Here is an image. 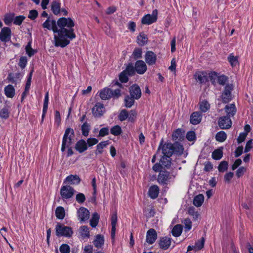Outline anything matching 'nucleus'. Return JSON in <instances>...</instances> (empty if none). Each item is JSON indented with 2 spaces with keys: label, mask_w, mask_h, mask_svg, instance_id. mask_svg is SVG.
<instances>
[{
  "label": "nucleus",
  "mask_w": 253,
  "mask_h": 253,
  "mask_svg": "<svg viewBox=\"0 0 253 253\" xmlns=\"http://www.w3.org/2000/svg\"><path fill=\"white\" fill-rule=\"evenodd\" d=\"M79 219L83 222L87 220L89 217V211L84 207H81L77 211Z\"/></svg>",
  "instance_id": "nucleus-14"
},
{
  "label": "nucleus",
  "mask_w": 253,
  "mask_h": 253,
  "mask_svg": "<svg viewBox=\"0 0 253 253\" xmlns=\"http://www.w3.org/2000/svg\"><path fill=\"white\" fill-rule=\"evenodd\" d=\"M218 126L221 129H228L231 126L232 122L229 116L221 117L219 119Z\"/></svg>",
  "instance_id": "nucleus-12"
},
{
  "label": "nucleus",
  "mask_w": 253,
  "mask_h": 253,
  "mask_svg": "<svg viewBox=\"0 0 253 253\" xmlns=\"http://www.w3.org/2000/svg\"><path fill=\"white\" fill-rule=\"evenodd\" d=\"M76 200L78 203L82 204L85 200V195L83 193H79L76 195Z\"/></svg>",
  "instance_id": "nucleus-56"
},
{
  "label": "nucleus",
  "mask_w": 253,
  "mask_h": 253,
  "mask_svg": "<svg viewBox=\"0 0 253 253\" xmlns=\"http://www.w3.org/2000/svg\"><path fill=\"white\" fill-rule=\"evenodd\" d=\"M226 138L227 135L223 131H220L217 132L215 135V139L216 141L220 142L224 141Z\"/></svg>",
  "instance_id": "nucleus-41"
},
{
  "label": "nucleus",
  "mask_w": 253,
  "mask_h": 253,
  "mask_svg": "<svg viewBox=\"0 0 253 253\" xmlns=\"http://www.w3.org/2000/svg\"><path fill=\"white\" fill-rule=\"evenodd\" d=\"M228 167V163L227 161H222L218 165V169L220 172H223L227 170Z\"/></svg>",
  "instance_id": "nucleus-46"
},
{
  "label": "nucleus",
  "mask_w": 253,
  "mask_h": 253,
  "mask_svg": "<svg viewBox=\"0 0 253 253\" xmlns=\"http://www.w3.org/2000/svg\"><path fill=\"white\" fill-rule=\"evenodd\" d=\"M211 156L212 159L215 160H219L221 159L223 156L222 148L220 147L214 150L212 153Z\"/></svg>",
  "instance_id": "nucleus-31"
},
{
  "label": "nucleus",
  "mask_w": 253,
  "mask_h": 253,
  "mask_svg": "<svg viewBox=\"0 0 253 253\" xmlns=\"http://www.w3.org/2000/svg\"><path fill=\"white\" fill-rule=\"evenodd\" d=\"M182 231V225L180 224H177L175 226H174V227L173 228L171 233L173 236L175 237H178L181 234Z\"/></svg>",
  "instance_id": "nucleus-36"
},
{
  "label": "nucleus",
  "mask_w": 253,
  "mask_h": 253,
  "mask_svg": "<svg viewBox=\"0 0 253 253\" xmlns=\"http://www.w3.org/2000/svg\"><path fill=\"white\" fill-rule=\"evenodd\" d=\"M134 99H135L132 96L127 95L125 99V106L126 108H130L134 103Z\"/></svg>",
  "instance_id": "nucleus-44"
},
{
  "label": "nucleus",
  "mask_w": 253,
  "mask_h": 253,
  "mask_svg": "<svg viewBox=\"0 0 253 253\" xmlns=\"http://www.w3.org/2000/svg\"><path fill=\"white\" fill-rule=\"evenodd\" d=\"M157 179L158 183L163 186H167L173 182L176 177V173L173 171L166 169H160Z\"/></svg>",
  "instance_id": "nucleus-2"
},
{
  "label": "nucleus",
  "mask_w": 253,
  "mask_h": 253,
  "mask_svg": "<svg viewBox=\"0 0 253 253\" xmlns=\"http://www.w3.org/2000/svg\"><path fill=\"white\" fill-rule=\"evenodd\" d=\"M199 105L200 111L203 113L207 112L210 108V103L205 99L200 101Z\"/></svg>",
  "instance_id": "nucleus-29"
},
{
  "label": "nucleus",
  "mask_w": 253,
  "mask_h": 253,
  "mask_svg": "<svg viewBox=\"0 0 253 253\" xmlns=\"http://www.w3.org/2000/svg\"><path fill=\"white\" fill-rule=\"evenodd\" d=\"M134 67L136 72L140 75L144 74L147 69L146 63L142 60L137 61Z\"/></svg>",
  "instance_id": "nucleus-17"
},
{
  "label": "nucleus",
  "mask_w": 253,
  "mask_h": 253,
  "mask_svg": "<svg viewBox=\"0 0 253 253\" xmlns=\"http://www.w3.org/2000/svg\"><path fill=\"white\" fill-rule=\"evenodd\" d=\"M99 94L102 100H108L112 96V90L109 88L105 87L99 91Z\"/></svg>",
  "instance_id": "nucleus-19"
},
{
  "label": "nucleus",
  "mask_w": 253,
  "mask_h": 253,
  "mask_svg": "<svg viewBox=\"0 0 253 253\" xmlns=\"http://www.w3.org/2000/svg\"><path fill=\"white\" fill-rule=\"evenodd\" d=\"M228 80V77L224 75H221L218 77L217 82L220 85H224Z\"/></svg>",
  "instance_id": "nucleus-58"
},
{
  "label": "nucleus",
  "mask_w": 253,
  "mask_h": 253,
  "mask_svg": "<svg viewBox=\"0 0 253 253\" xmlns=\"http://www.w3.org/2000/svg\"><path fill=\"white\" fill-rule=\"evenodd\" d=\"M159 191V188L157 185H152L149 188L148 191L149 195L152 199H156L158 196Z\"/></svg>",
  "instance_id": "nucleus-25"
},
{
  "label": "nucleus",
  "mask_w": 253,
  "mask_h": 253,
  "mask_svg": "<svg viewBox=\"0 0 253 253\" xmlns=\"http://www.w3.org/2000/svg\"><path fill=\"white\" fill-rule=\"evenodd\" d=\"M108 144V141H102L100 142L96 146V151L95 152V154L97 155L98 154H101L103 152V149L106 147V146Z\"/></svg>",
  "instance_id": "nucleus-39"
},
{
  "label": "nucleus",
  "mask_w": 253,
  "mask_h": 253,
  "mask_svg": "<svg viewBox=\"0 0 253 253\" xmlns=\"http://www.w3.org/2000/svg\"><path fill=\"white\" fill-rule=\"evenodd\" d=\"M99 215L97 212H94L90 220V225L92 227H95L99 222Z\"/></svg>",
  "instance_id": "nucleus-35"
},
{
  "label": "nucleus",
  "mask_w": 253,
  "mask_h": 253,
  "mask_svg": "<svg viewBox=\"0 0 253 253\" xmlns=\"http://www.w3.org/2000/svg\"><path fill=\"white\" fill-rule=\"evenodd\" d=\"M205 167L204 170L205 171L208 172L211 170L213 169V166L211 163L210 162H206L204 164Z\"/></svg>",
  "instance_id": "nucleus-63"
},
{
  "label": "nucleus",
  "mask_w": 253,
  "mask_h": 253,
  "mask_svg": "<svg viewBox=\"0 0 253 253\" xmlns=\"http://www.w3.org/2000/svg\"><path fill=\"white\" fill-rule=\"evenodd\" d=\"M9 116V111L6 108H3L0 110V117L3 119H7Z\"/></svg>",
  "instance_id": "nucleus-47"
},
{
  "label": "nucleus",
  "mask_w": 253,
  "mask_h": 253,
  "mask_svg": "<svg viewBox=\"0 0 253 253\" xmlns=\"http://www.w3.org/2000/svg\"><path fill=\"white\" fill-rule=\"evenodd\" d=\"M55 231L58 237H70L73 234L72 229L70 227L65 226L60 223H58L56 225Z\"/></svg>",
  "instance_id": "nucleus-5"
},
{
  "label": "nucleus",
  "mask_w": 253,
  "mask_h": 253,
  "mask_svg": "<svg viewBox=\"0 0 253 253\" xmlns=\"http://www.w3.org/2000/svg\"><path fill=\"white\" fill-rule=\"evenodd\" d=\"M205 238L203 237L200 240H198L195 245L196 250H200L204 247L205 243Z\"/></svg>",
  "instance_id": "nucleus-52"
},
{
  "label": "nucleus",
  "mask_w": 253,
  "mask_h": 253,
  "mask_svg": "<svg viewBox=\"0 0 253 253\" xmlns=\"http://www.w3.org/2000/svg\"><path fill=\"white\" fill-rule=\"evenodd\" d=\"M4 92L7 97L12 98L15 95V89L12 85L9 84L5 87Z\"/></svg>",
  "instance_id": "nucleus-30"
},
{
  "label": "nucleus",
  "mask_w": 253,
  "mask_h": 253,
  "mask_svg": "<svg viewBox=\"0 0 253 253\" xmlns=\"http://www.w3.org/2000/svg\"><path fill=\"white\" fill-rule=\"evenodd\" d=\"M147 40V37L144 34H140L137 36V42L141 46H143L146 44Z\"/></svg>",
  "instance_id": "nucleus-38"
},
{
  "label": "nucleus",
  "mask_w": 253,
  "mask_h": 253,
  "mask_svg": "<svg viewBox=\"0 0 253 253\" xmlns=\"http://www.w3.org/2000/svg\"><path fill=\"white\" fill-rule=\"evenodd\" d=\"M158 18V10L154 9L151 14H148L144 15L142 19L141 23L144 25H150L157 21Z\"/></svg>",
  "instance_id": "nucleus-8"
},
{
  "label": "nucleus",
  "mask_w": 253,
  "mask_h": 253,
  "mask_svg": "<svg viewBox=\"0 0 253 253\" xmlns=\"http://www.w3.org/2000/svg\"><path fill=\"white\" fill-rule=\"evenodd\" d=\"M61 3L57 0H54L51 4V10L54 14L57 15L61 12Z\"/></svg>",
  "instance_id": "nucleus-26"
},
{
  "label": "nucleus",
  "mask_w": 253,
  "mask_h": 253,
  "mask_svg": "<svg viewBox=\"0 0 253 253\" xmlns=\"http://www.w3.org/2000/svg\"><path fill=\"white\" fill-rule=\"evenodd\" d=\"M79 233L83 239L89 238L90 237L89 228L86 226H82L80 227Z\"/></svg>",
  "instance_id": "nucleus-27"
},
{
  "label": "nucleus",
  "mask_w": 253,
  "mask_h": 253,
  "mask_svg": "<svg viewBox=\"0 0 253 253\" xmlns=\"http://www.w3.org/2000/svg\"><path fill=\"white\" fill-rule=\"evenodd\" d=\"M130 96L135 99H139L141 96V90L140 87L137 84H133L129 88Z\"/></svg>",
  "instance_id": "nucleus-15"
},
{
  "label": "nucleus",
  "mask_w": 253,
  "mask_h": 253,
  "mask_svg": "<svg viewBox=\"0 0 253 253\" xmlns=\"http://www.w3.org/2000/svg\"><path fill=\"white\" fill-rule=\"evenodd\" d=\"M189 214L193 216L194 220H197L199 217V213L198 211H195L194 207H190L189 208L188 211Z\"/></svg>",
  "instance_id": "nucleus-54"
},
{
  "label": "nucleus",
  "mask_w": 253,
  "mask_h": 253,
  "mask_svg": "<svg viewBox=\"0 0 253 253\" xmlns=\"http://www.w3.org/2000/svg\"><path fill=\"white\" fill-rule=\"evenodd\" d=\"M246 171V168H245L244 167H240L236 171V174L238 177H240L244 174Z\"/></svg>",
  "instance_id": "nucleus-61"
},
{
  "label": "nucleus",
  "mask_w": 253,
  "mask_h": 253,
  "mask_svg": "<svg viewBox=\"0 0 253 253\" xmlns=\"http://www.w3.org/2000/svg\"><path fill=\"white\" fill-rule=\"evenodd\" d=\"M225 109L226 112L227 113L229 117L230 116H233L236 112L235 106L233 104L226 105Z\"/></svg>",
  "instance_id": "nucleus-40"
},
{
  "label": "nucleus",
  "mask_w": 253,
  "mask_h": 253,
  "mask_svg": "<svg viewBox=\"0 0 253 253\" xmlns=\"http://www.w3.org/2000/svg\"><path fill=\"white\" fill-rule=\"evenodd\" d=\"M75 192V190L70 185L62 186L60 189V195L64 200L72 198Z\"/></svg>",
  "instance_id": "nucleus-7"
},
{
  "label": "nucleus",
  "mask_w": 253,
  "mask_h": 253,
  "mask_svg": "<svg viewBox=\"0 0 253 253\" xmlns=\"http://www.w3.org/2000/svg\"><path fill=\"white\" fill-rule=\"evenodd\" d=\"M26 52L29 57L34 55L35 51L31 47V42H29L25 48Z\"/></svg>",
  "instance_id": "nucleus-49"
},
{
  "label": "nucleus",
  "mask_w": 253,
  "mask_h": 253,
  "mask_svg": "<svg viewBox=\"0 0 253 253\" xmlns=\"http://www.w3.org/2000/svg\"><path fill=\"white\" fill-rule=\"evenodd\" d=\"M38 15V12L36 10H31L29 11L28 17L31 20L35 19Z\"/></svg>",
  "instance_id": "nucleus-59"
},
{
  "label": "nucleus",
  "mask_w": 253,
  "mask_h": 253,
  "mask_svg": "<svg viewBox=\"0 0 253 253\" xmlns=\"http://www.w3.org/2000/svg\"><path fill=\"white\" fill-rule=\"evenodd\" d=\"M233 89V86L232 84H227L225 86L224 90L221 95L224 103H228L231 100V91Z\"/></svg>",
  "instance_id": "nucleus-11"
},
{
  "label": "nucleus",
  "mask_w": 253,
  "mask_h": 253,
  "mask_svg": "<svg viewBox=\"0 0 253 253\" xmlns=\"http://www.w3.org/2000/svg\"><path fill=\"white\" fill-rule=\"evenodd\" d=\"M117 221V213H114L111 217V237L113 241H114L115 236L116 225Z\"/></svg>",
  "instance_id": "nucleus-24"
},
{
  "label": "nucleus",
  "mask_w": 253,
  "mask_h": 253,
  "mask_svg": "<svg viewBox=\"0 0 253 253\" xmlns=\"http://www.w3.org/2000/svg\"><path fill=\"white\" fill-rule=\"evenodd\" d=\"M14 14H7L3 19L4 22L7 25H9L14 20Z\"/></svg>",
  "instance_id": "nucleus-53"
},
{
  "label": "nucleus",
  "mask_w": 253,
  "mask_h": 253,
  "mask_svg": "<svg viewBox=\"0 0 253 253\" xmlns=\"http://www.w3.org/2000/svg\"><path fill=\"white\" fill-rule=\"evenodd\" d=\"M89 125L87 122H84L82 126V132L83 135L87 136L89 131Z\"/></svg>",
  "instance_id": "nucleus-45"
},
{
  "label": "nucleus",
  "mask_w": 253,
  "mask_h": 253,
  "mask_svg": "<svg viewBox=\"0 0 253 253\" xmlns=\"http://www.w3.org/2000/svg\"><path fill=\"white\" fill-rule=\"evenodd\" d=\"M25 19V17L24 16L20 15L16 16L15 18L14 17L13 23L16 25H20Z\"/></svg>",
  "instance_id": "nucleus-55"
},
{
  "label": "nucleus",
  "mask_w": 253,
  "mask_h": 253,
  "mask_svg": "<svg viewBox=\"0 0 253 253\" xmlns=\"http://www.w3.org/2000/svg\"><path fill=\"white\" fill-rule=\"evenodd\" d=\"M204 197L202 194H199L194 197L193 204L197 207H201L204 202Z\"/></svg>",
  "instance_id": "nucleus-33"
},
{
  "label": "nucleus",
  "mask_w": 253,
  "mask_h": 253,
  "mask_svg": "<svg viewBox=\"0 0 253 253\" xmlns=\"http://www.w3.org/2000/svg\"><path fill=\"white\" fill-rule=\"evenodd\" d=\"M80 182L81 178L78 175L71 174L65 178L63 183H68L71 185H78Z\"/></svg>",
  "instance_id": "nucleus-18"
},
{
  "label": "nucleus",
  "mask_w": 253,
  "mask_h": 253,
  "mask_svg": "<svg viewBox=\"0 0 253 253\" xmlns=\"http://www.w3.org/2000/svg\"><path fill=\"white\" fill-rule=\"evenodd\" d=\"M94 246L97 248H101L104 243V239L103 236L98 234L95 236V238L93 242Z\"/></svg>",
  "instance_id": "nucleus-28"
},
{
  "label": "nucleus",
  "mask_w": 253,
  "mask_h": 253,
  "mask_svg": "<svg viewBox=\"0 0 253 253\" xmlns=\"http://www.w3.org/2000/svg\"><path fill=\"white\" fill-rule=\"evenodd\" d=\"M129 76H132L135 74L136 72L135 67L133 66V64L130 63L126 66V70H124Z\"/></svg>",
  "instance_id": "nucleus-42"
},
{
  "label": "nucleus",
  "mask_w": 253,
  "mask_h": 253,
  "mask_svg": "<svg viewBox=\"0 0 253 253\" xmlns=\"http://www.w3.org/2000/svg\"><path fill=\"white\" fill-rule=\"evenodd\" d=\"M75 149L79 153H83L87 149L86 142L83 139L80 140L76 144Z\"/></svg>",
  "instance_id": "nucleus-22"
},
{
  "label": "nucleus",
  "mask_w": 253,
  "mask_h": 253,
  "mask_svg": "<svg viewBox=\"0 0 253 253\" xmlns=\"http://www.w3.org/2000/svg\"><path fill=\"white\" fill-rule=\"evenodd\" d=\"M142 50L141 48H135L132 53V56L136 60L142 57Z\"/></svg>",
  "instance_id": "nucleus-48"
},
{
  "label": "nucleus",
  "mask_w": 253,
  "mask_h": 253,
  "mask_svg": "<svg viewBox=\"0 0 253 253\" xmlns=\"http://www.w3.org/2000/svg\"><path fill=\"white\" fill-rule=\"evenodd\" d=\"M55 215L58 219H63L65 215L64 208L61 206L57 207L55 210Z\"/></svg>",
  "instance_id": "nucleus-32"
},
{
  "label": "nucleus",
  "mask_w": 253,
  "mask_h": 253,
  "mask_svg": "<svg viewBox=\"0 0 253 253\" xmlns=\"http://www.w3.org/2000/svg\"><path fill=\"white\" fill-rule=\"evenodd\" d=\"M75 24L70 18H60L57 22L55 20L50 19L48 17L42 24V27L49 30H52L54 35V45L55 46L64 47L70 43V41L76 38V34L73 27Z\"/></svg>",
  "instance_id": "nucleus-1"
},
{
  "label": "nucleus",
  "mask_w": 253,
  "mask_h": 253,
  "mask_svg": "<svg viewBox=\"0 0 253 253\" xmlns=\"http://www.w3.org/2000/svg\"><path fill=\"white\" fill-rule=\"evenodd\" d=\"M127 118H128V113L127 111L125 109L122 110L119 115V119L121 121H124Z\"/></svg>",
  "instance_id": "nucleus-51"
},
{
  "label": "nucleus",
  "mask_w": 253,
  "mask_h": 253,
  "mask_svg": "<svg viewBox=\"0 0 253 253\" xmlns=\"http://www.w3.org/2000/svg\"><path fill=\"white\" fill-rule=\"evenodd\" d=\"M163 139L161 141L160 144L158 148V151L162 149L164 156L171 157L174 151V147L171 143H166L163 144Z\"/></svg>",
  "instance_id": "nucleus-6"
},
{
  "label": "nucleus",
  "mask_w": 253,
  "mask_h": 253,
  "mask_svg": "<svg viewBox=\"0 0 253 253\" xmlns=\"http://www.w3.org/2000/svg\"><path fill=\"white\" fill-rule=\"evenodd\" d=\"M182 132L180 129H177L175 130L172 133V136L173 139L176 140L181 137Z\"/></svg>",
  "instance_id": "nucleus-62"
},
{
  "label": "nucleus",
  "mask_w": 253,
  "mask_h": 253,
  "mask_svg": "<svg viewBox=\"0 0 253 253\" xmlns=\"http://www.w3.org/2000/svg\"><path fill=\"white\" fill-rule=\"evenodd\" d=\"M194 78L200 84L206 83L208 81L207 74L204 71H199L195 73Z\"/></svg>",
  "instance_id": "nucleus-20"
},
{
  "label": "nucleus",
  "mask_w": 253,
  "mask_h": 253,
  "mask_svg": "<svg viewBox=\"0 0 253 253\" xmlns=\"http://www.w3.org/2000/svg\"><path fill=\"white\" fill-rule=\"evenodd\" d=\"M93 116L95 118H100L105 112L104 105L100 102H97L91 109Z\"/></svg>",
  "instance_id": "nucleus-9"
},
{
  "label": "nucleus",
  "mask_w": 253,
  "mask_h": 253,
  "mask_svg": "<svg viewBox=\"0 0 253 253\" xmlns=\"http://www.w3.org/2000/svg\"><path fill=\"white\" fill-rule=\"evenodd\" d=\"M234 176V173L233 172H229L226 173L224 175V180L225 182L229 183L231 179Z\"/></svg>",
  "instance_id": "nucleus-64"
},
{
  "label": "nucleus",
  "mask_w": 253,
  "mask_h": 253,
  "mask_svg": "<svg viewBox=\"0 0 253 253\" xmlns=\"http://www.w3.org/2000/svg\"><path fill=\"white\" fill-rule=\"evenodd\" d=\"M228 60L233 67L239 64L238 56H235L233 53L230 54L228 57Z\"/></svg>",
  "instance_id": "nucleus-37"
},
{
  "label": "nucleus",
  "mask_w": 253,
  "mask_h": 253,
  "mask_svg": "<svg viewBox=\"0 0 253 253\" xmlns=\"http://www.w3.org/2000/svg\"><path fill=\"white\" fill-rule=\"evenodd\" d=\"M171 239L167 237H163L160 239L159 242L160 247L163 250L168 249L170 246Z\"/></svg>",
  "instance_id": "nucleus-23"
},
{
  "label": "nucleus",
  "mask_w": 253,
  "mask_h": 253,
  "mask_svg": "<svg viewBox=\"0 0 253 253\" xmlns=\"http://www.w3.org/2000/svg\"><path fill=\"white\" fill-rule=\"evenodd\" d=\"M171 165V158L169 156H163L159 163L155 164L152 167L153 170L157 172L160 169H169Z\"/></svg>",
  "instance_id": "nucleus-4"
},
{
  "label": "nucleus",
  "mask_w": 253,
  "mask_h": 253,
  "mask_svg": "<svg viewBox=\"0 0 253 253\" xmlns=\"http://www.w3.org/2000/svg\"><path fill=\"white\" fill-rule=\"evenodd\" d=\"M11 31L8 27H3L0 32V40L1 42L6 43L11 40Z\"/></svg>",
  "instance_id": "nucleus-10"
},
{
  "label": "nucleus",
  "mask_w": 253,
  "mask_h": 253,
  "mask_svg": "<svg viewBox=\"0 0 253 253\" xmlns=\"http://www.w3.org/2000/svg\"><path fill=\"white\" fill-rule=\"evenodd\" d=\"M156 54L151 51H148L145 55V60L148 65H153L156 62Z\"/></svg>",
  "instance_id": "nucleus-16"
},
{
  "label": "nucleus",
  "mask_w": 253,
  "mask_h": 253,
  "mask_svg": "<svg viewBox=\"0 0 253 253\" xmlns=\"http://www.w3.org/2000/svg\"><path fill=\"white\" fill-rule=\"evenodd\" d=\"M48 103V92H46L44 97V100L42 109V122L43 121L45 114L47 111Z\"/></svg>",
  "instance_id": "nucleus-34"
},
{
  "label": "nucleus",
  "mask_w": 253,
  "mask_h": 253,
  "mask_svg": "<svg viewBox=\"0 0 253 253\" xmlns=\"http://www.w3.org/2000/svg\"><path fill=\"white\" fill-rule=\"evenodd\" d=\"M110 132L114 135H119L122 132V128L121 126L118 125L115 126L111 128Z\"/></svg>",
  "instance_id": "nucleus-43"
},
{
  "label": "nucleus",
  "mask_w": 253,
  "mask_h": 253,
  "mask_svg": "<svg viewBox=\"0 0 253 253\" xmlns=\"http://www.w3.org/2000/svg\"><path fill=\"white\" fill-rule=\"evenodd\" d=\"M183 223L184 225V228L187 231L190 230L191 229L192 222L189 218L184 219Z\"/></svg>",
  "instance_id": "nucleus-57"
},
{
  "label": "nucleus",
  "mask_w": 253,
  "mask_h": 253,
  "mask_svg": "<svg viewBox=\"0 0 253 253\" xmlns=\"http://www.w3.org/2000/svg\"><path fill=\"white\" fill-rule=\"evenodd\" d=\"M202 118L201 113L199 112H194L190 116V122L192 125H196L199 124Z\"/></svg>",
  "instance_id": "nucleus-21"
},
{
  "label": "nucleus",
  "mask_w": 253,
  "mask_h": 253,
  "mask_svg": "<svg viewBox=\"0 0 253 253\" xmlns=\"http://www.w3.org/2000/svg\"><path fill=\"white\" fill-rule=\"evenodd\" d=\"M75 132L73 129L67 128L63 137L61 150L64 152L66 148H69L73 143Z\"/></svg>",
  "instance_id": "nucleus-3"
},
{
  "label": "nucleus",
  "mask_w": 253,
  "mask_h": 253,
  "mask_svg": "<svg viewBox=\"0 0 253 253\" xmlns=\"http://www.w3.org/2000/svg\"><path fill=\"white\" fill-rule=\"evenodd\" d=\"M128 74L125 71L122 72L119 75L120 81L123 83H126L128 81Z\"/></svg>",
  "instance_id": "nucleus-50"
},
{
  "label": "nucleus",
  "mask_w": 253,
  "mask_h": 253,
  "mask_svg": "<svg viewBox=\"0 0 253 253\" xmlns=\"http://www.w3.org/2000/svg\"><path fill=\"white\" fill-rule=\"evenodd\" d=\"M157 233L156 231L153 228L149 229L146 233V242L151 245L153 244L157 239Z\"/></svg>",
  "instance_id": "nucleus-13"
},
{
  "label": "nucleus",
  "mask_w": 253,
  "mask_h": 253,
  "mask_svg": "<svg viewBox=\"0 0 253 253\" xmlns=\"http://www.w3.org/2000/svg\"><path fill=\"white\" fill-rule=\"evenodd\" d=\"M59 249L61 253H70V247L67 244L62 245Z\"/></svg>",
  "instance_id": "nucleus-60"
}]
</instances>
